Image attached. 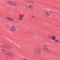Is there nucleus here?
<instances>
[{"label":"nucleus","mask_w":60,"mask_h":60,"mask_svg":"<svg viewBox=\"0 0 60 60\" xmlns=\"http://www.w3.org/2000/svg\"><path fill=\"white\" fill-rule=\"evenodd\" d=\"M41 49H36L35 50V53L36 54L38 55H40L41 52Z\"/></svg>","instance_id":"1"},{"label":"nucleus","mask_w":60,"mask_h":60,"mask_svg":"<svg viewBox=\"0 0 60 60\" xmlns=\"http://www.w3.org/2000/svg\"><path fill=\"white\" fill-rule=\"evenodd\" d=\"M6 19L8 20H10V21H11L13 22L14 21V19L11 18L7 17H6Z\"/></svg>","instance_id":"2"},{"label":"nucleus","mask_w":60,"mask_h":60,"mask_svg":"<svg viewBox=\"0 0 60 60\" xmlns=\"http://www.w3.org/2000/svg\"><path fill=\"white\" fill-rule=\"evenodd\" d=\"M44 49H45V50H47L48 51V52H50V51L49 50L48 48H47V46L46 45H44Z\"/></svg>","instance_id":"3"},{"label":"nucleus","mask_w":60,"mask_h":60,"mask_svg":"<svg viewBox=\"0 0 60 60\" xmlns=\"http://www.w3.org/2000/svg\"><path fill=\"white\" fill-rule=\"evenodd\" d=\"M5 47L7 49H12V47L7 45H6Z\"/></svg>","instance_id":"4"},{"label":"nucleus","mask_w":60,"mask_h":60,"mask_svg":"<svg viewBox=\"0 0 60 60\" xmlns=\"http://www.w3.org/2000/svg\"><path fill=\"white\" fill-rule=\"evenodd\" d=\"M15 30H16V27L15 26H13L11 27V31L12 32H14L15 31Z\"/></svg>","instance_id":"5"},{"label":"nucleus","mask_w":60,"mask_h":60,"mask_svg":"<svg viewBox=\"0 0 60 60\" xmlns=\"http://www.w3.org/2000/svg\"><path fill=\"white\" fill-rule=\"evenodd\" d=\"M23 16L24 15H19V20H22Z\"/></svg>","instance_id":"6"},{"label":"nucleus","mask_w":60,"mask_h":60,"mask_svg":"<svg viewBox=\"0 0 60 60\" xmlns=\"http://www.w3.org/2000/svg\"><path fill=\"white\" fill-rule=\"evenodd\" d=\"M9 4L11 5H15L16 3L13 1H10L9 2Z\"/></svg>","instance_id":"7"},{"label":"nucleus","mask_w":60,"mask_h":60,"mask_svg":"<svg viewBox=\"0 0 60 60\" xmlns=\"http://www.w3.org/2000/svg\"><path fill=\"white\" fill-rule=\"evenodd\" d=\"M7 55L9 56H14V54H13L11 52H9L7 54H6Z\"/></svg>","instance_id":"8"},{"label":"nucleus","mask_w":60,"mask_h":60,"mask_svg":"<svg viewBox=\"0 0 60 60\" xmlns=\"http://www.w3.org/2000/svg\"><path fill=\"white\" fill-rule=\"evenodd\" d=\"M56 36L54 35H52V40H54V41H55L56 40Z\"/></svg>","instance_id":"9"},{"label":"nucleus","mask_w":60,"mask_h":60,"mask_svg":"<svg viewBox=\"0 0 60 60\" xmlns=\"http://www.w3.org/2000/svg\"><path fill=\"white\" fill-rule=\"evenodd\" d=\"M5 50L4 49H2V52H3V53H4V52H5V54H7V52H8L7 51H6L5 52Z\"/></svg>","instance_id":"10"},{"label":"nucleus","mask_w":60,"mask_h":60,"mask_svg":"<svg viewBox=\"0 0 60 60\" xmlns=\"http://www.w3.org/2000/svg\"><path fill=\"white\" fill-rule=\"evenodd\" d=\"M45 11V12L46 15L47 16H49L50 15V14L47 11Z\"/></svg>","instance_id":"11"},{"label":"nucleus","mask_w":60,"mask_h":60,"mask_svg":"<svg viewBox=\"0 0 60 60\" xmlns=\"http://www.w3.org/2000/svg\"><path fill=\"white\" fill-rule=\"evenodd\" d=\"M53 35H49L48 36V39H51V38H52V36Z\"/></svg>","instance_id":"12"},{"label":"nucleus","mask_w":60,"mask_h":60,"mask_svg":"<svg viewBox=\"0 0 60 60\" xmlns=\"http://www.w3.org/2000/svg\"><path fill=\"white\" fill-rule=\"evenodd\" d=\"M34 7L33 6H32V5H30L29 7L28 8H30V9H31V8H32Z\"/></svg>","instance_id":"13"},{"label":"nucleus","mask_w":60,"mask_h":60,"mask_svg":"<svg viewBox=\"0 0 60 60\" xmlns=\"http://www.w3.org/2000/svg\"><path fill=\"white\" fill-rule=\"evenodd\" d=\"M55 42H57V43H59V41H58V40H55Z\"/></svg>","instance_id":"14"},{"label":"nucleus","mask_w":60,"mask_h":60,"mask_svg":"<svg viewBox=\"0 0 60 60\" xmlns=\"http://www.w3.org/2000/svg\"><path fill=\"white\" fill-rule=\"evenodd\" d=\"M32 18H33V19H34V18H35V16H32Z\"/></svg>","instance_id":"15"},{"label":"nucleus","mask_w":60,"mask_h":60,"mask_svg":"<svg viewBox=\"0 0 60 60\" xmlns=\"http://www.w3.org/2000/svg\"><path fill=\"white\" fill-rule=\"evenodd\" d=\"M55 13H57V14H58V13H59L58 12H55Z\"/></svg>","instance_id":"16"},{"label":"nucleus","mask_w":60,"mask_h":60,"mask_svg":"<svg viewBox=\"0 0 60 60\" xmlns=\"http://www.w3.org/2000/svg\"><path fill=\"white\" fill-rule=\"evenodd\" d=\"M23 59L24 60H27V59H26L23 58Z\"/></svg>","instance_id":"17"},{"label":"nucleus","mask_w":60,"mask_h":60,"mask_svg":"<svg viewBox=\"0 0 60 60\" xmlns=\"http://www.w3.org/2000/svg\"><path fill=\"white\" fill-rule=\"evenodd\" d=\"M30 2L32 4H34V2L33 1H31Z\"/></svg>","instance_id":"18"},{"label":"nucleus","mask_w":60,"mask_h":60,"mask_svg":"<svg viewBox=\"0 0 60 60\" xmlns=\"http://www.w3.org/2000/svg\"><path fill=\"white\" fill-rule=\"evenodd\" d=\"M52 11H50V13H52Z\"/></svg>","instance_id":"19"},{"label":"nucleus","mask_w":60,"mask_h":60,"mask_svg":"<svg viewBox=\"0 0 60 60\" xmlns=\"http://www.w3.org/2000/svg\"><path fill=\"white\" fill-rule=\"evenodd\" d=\"M28 3H30V2H31L30 1H28Z\"/></svg>","instance_id":"20"},{"label":"nucleus","mask_w":60,"mask_h":60,"mask_svg":"<svg viewBox=\"0 0 60 60\" xmlns=\"http://www.w3.org/2000/svg\"><path fill=\"white\" fill-rule=\"evenodd\" d=\"M15 21H14V22H15Z\"/></svg>","instance_id":"21"}]
</instances>
